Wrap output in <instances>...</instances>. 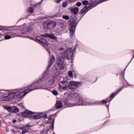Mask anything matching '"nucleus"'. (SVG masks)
I'll use <instances>...</instances> for the list:
<instances>
[{
  "mask_svg": "<svg viewBox=\"0 0 134 134\" xmlns=\"http://www.w3.org/2000/svg\"><path fill=\"white\" fill-rule=\"evenodd\" d=\"M61 0H55L54 2L57 3H59Z\"/></svg>",
  "mask_w": 134,
  "mask_h": 134,
  "instance_id": "36",
  "label": "nucleus"
},
{
  "mask_svg": "<svg viewBox=\"0 0 134 134\" xmlns=\"http://www.w3.org/2000/svg\"><path fill=\"white\" fill-rule=\"evenodd\" d=\"M63 19H64L66 20H68L69 19V17L67 15H63Z\"/></svg>",
  "mask_w": 134,
  "mask_h": 134,
  "instance_id": "27",
  "label": "nucleus"
},
{
  "mask_svg": "<svg viewBox=\"0 0 134 134\" xmlns=\"http://www.w3.org/2000/svg\"><path fill=\"white\" fill-rule=\"evenodd\" d=\"M81 5V3L80 2H77L76 4V5L77 6H80Z\"/></svg>",
  "mask_w": 134,
  "mask_h": 134,
  "instance_id": "32",
  "label": "nucleus"
},
{
  "mask_svg": "<svg viewBox=\"0 0 134 134\" xmlns=\"http://www.w3.org/2000/svg\"><path fill=\"white\" fill-rule=\"evenodd\" d=\"M33 113L28 110H26L25 111L22 113L21 116L24 118L30 117L31 116V114H32Z\"/></svg>",
  "mask_w": 134,
  "mask_h": 134,
  "instance_id": "6",
  "label": "nucleus"
},
{
  "mask_svg": "<svg viewBox=\"0 0 134 134\" xmlns=\"http://www.w3.org/2000/svg\"><path fill=\"white\" fill-rule=\"evenodd\" d=\"M69 1L71 2H72L76 1V0H69Z\"/></svg>",
  "mask_w": 134,
  "mask_h": 134,
  "instance_id": "39",
  "label": "nucleus"
},
{
  "mask_svg": "<svg viewBox=\"0 0 134 134\" xmlns=\"http://www.w3.org/2000/svg\"><path fill=\"white\" fill-rule=\"evenodd\" d=\"M68 83L67 81H62L59 83V89L64 90L67 89Z\"/></svg>",
  "mask_w": 134,
  "mask_h": 134,
  "instance_id": "3",
  "label": "nucleus"
},
{
  "mask_svg": "<svg viewBox=\"0 0 134 134\" xmlns=\"http://www.w3.org/2000/svg\"><path fill=\"white\" fill-rule=\"evenodd\" d=\"M54 81V80L53 79H50L49 82V84L50 85L53 84Z\"/></svg>",
  "mask_w": 134,
  "mask_h": 134,
  "instance_id": "22",
  "label": "nucleus"
},
{
  "mask_svg": "<svg viewBox=\"0 0 134 134\" xmlns=\"http://www.w3.org/2000/svg\"><path fill=\"white\" fill-rule=\"evenodd\" d=\"M14 96H15L14 92L11 93L8 95V98L10 99V100L13 98Z\"/></svg>",
  "mask_w": 134,
  "mask_h": 134,
  "instance_id": "16",
  "label": "nucleus"
},
{
  "mask_svg": "<svg viewBox=\"0 0 134 134\" xmlns=\"http://www.w3.org/2000/svg\"><path fill=\"white\" fill-rule=\"evenodd\" d=\"M41 36L46 37H48L54 40H55L57 38L56 37L52 34H45L44 35H41Z\"/></svg>",
  "mask_w": 134,
  "mask_h": 134,
  "instance_id": "11",
  "label": "nucleus"
},
{
  "mask_svg": "<svg viewBox=\"0 0 134 134\" xmlns=\"http://www.w3.org/2000/svg\"><path fill=\"white\" fill-rule=\"evenodd\" d=\"M3 99L4 101H8L10 100V99L8 98V95L7 96L3 97Z\"/></svg>",
  "mask_w": 134,
  "mask_h": 134,
  "instance_id": "23",
  "label": "nucleus"
},
{
  "mask_svg": "<svg viewBox=\"0 0 134 134\" xmlns=\"http://www.w3.org/2000/svg\"><path fill=\"white\" fill-rule=\"evenodd\" d=\"M40 88L44 89V88L40 87H36L32 89H28L25 90L24 91L20 92L19 91H16L14 92L15 96H16V97L18 98H20L22 97L25 96L27 93L30 91L36 89Z\"/></svg>",
  "mask_w": 134,
  "mask_h": 134,
  "instance_id": "2",
  "label": "nucleus"
},
{
  "mask_svg": "<svg viewBox=\"0 0 134 134\" xmlns=\"http://www.w3.org/2000/svg\"><path fill=\"white\" fill-rule=\"evenodd\" d=\"M12 37H11L9 35H6L4 36V38L5 39H8Z\"/></svg>",
  "mask_w": 134,
  "mask_h": 134,
  "instance_id": "28",
  "label": "nucleus"
},
{
  "mask_svg": "<svg viewBox=\"0 0 134 134\" xmlns=\"http://www.w3.org/2000/svg\"><path fill=\"white\" fill-rule=\"evenodd\" d=\"M68 74L70 77H72V73L71 71H70L68 72Z\"/></svg>",
  "mask_w": 134,
  "mask_h": 134,
  "instance_id": "26",
  "label": "nucleus"
},
{
  "mask_svg": "<svg viewBox=\"0 0 134 134\" xmlns=\"http://www.w3.org/2000/svg\"><path fill=\"white\" fill-rule=\"evenodd\" d=\"M68 2H65L63 3L62 6L63 7H65L68 5Z\"/></svg>",
  "mask_w": 134,
  "mask_h": 134,
  "instance_id": "25",
  "label": "nucleus"
},
{
  "mask_svg": "<svg viewBox=\"0 0 134 134\" xmlns=\"http://www.w3.org/2000/svg\"><path fill=\"white\" fill-rule=\"evenodd\" d=\"M26 127H31V126L28 124H27L25 125H24L23 126V127L24 128H25Z\"/></svg>",
  "mask_w": 134,
  "mask_h": 134,
  "instance_id": "31",
  "label": "nucleus"
},
{
  "mask_svg": "<svg viewBox=\"0 0 134 134\" xmlns=\"http://www.w3.org/2000/svg\"><path fill=\"white\" fill-rule=\"evenodd\" d=\"M48 78L47 74L46 72H45L43 75L42 78L37 81L36 83H38L42 81H44L47 79Z\"/></svg>",
  "mask_w": 134,
  "mask_h": 134,
  "instance_id": "9",
  "label": "nucleus"
},
{
  "mask_svg": "<svg viewBox=\"0 0 134 134\" xmlns=\"http://www.w3.org/2000/svg\"><path fill=\"white\" fill-rule=\"evenodd\" d=\"M42 1H43V0H41L39 2L36 3V5H40V4H41L42 3Z\"/></svg>",
  "mask_w": 134,
  "mask_h": 134,
  "instance_id": "30",
  "label": "nucleus"
},
{
  "mask_svg": "<svg viewBox=\"0 0 134 134\" xmlns=\"http://www.w3.org/2000/svg\"><path fill=\"white\" fill-rule=\"evenodd\" d=\"M131 60L130 61V62H129V63H130V62L131 61Z\"/></svg>",
  "mask_w": 134,
  "mask_h": 134,
  "instance_id": "51",
  "label": "nucleus"
},
{
  "mask_svg": "<svg viewBox=\"0 0 134 134\" xmlns=\"http://www.w3.org/2000/svg\"><path fill=\"white\" fill-rule=\"evenodd\" d=\"M78 83L74 81H71L69 82V84L68 85L70 89H75L78 87Z\"/></svg>",
  "mask_w": 134,
  "mask_h": 134,
  "instance_id": "5",
  "label": "nucleus"
},
{
  "mask_svg": "<svg viewBox=\"0 0 134 134\" xmlns=\"http://www.w3.org/2000/svg\"><path fill=\"white\" fill-rule=\"evenodd\" d=\"M77 25L76 22H72L71 24V27L70 29V31L71 32V36H73L74 31L75 30V27Z\"/></svg>",
  "mask_w": 134,
  "mask_h": 134,
  "instance_id": "7",
  "label": "nucleus"
},
{
  "mask_svg": "<svg viewBox=\"0 0 134 134\" xmlns=\"http://www.w3.org/2000/svg\"><path fill=\"white\" fill-rule=\"evenodd\" d=\"M56 107L57 108H59L62 107V103L61 101H58L55 104Z\"/></svg>",
  "mask_w": 134,
  "mask_h": 134,
  "instance_id": "15",
  "label": "nucleus"
},
{
  "mask_svg": "<svg viewBox=\"0 0 134 134\" xmlns=\"http://www.w3.org/2000/svg\"><path fill=\"white\" fill-rule=\"evenodd\" d=\"M46 50L48 51V52L49 54V55H50V50L49 49H46Z\"/></svg>",
  "mask_w": 134,
  "mask_h": 134,
  "instance_id": "38",
  "label": "nucleus"
},
{
  "mask_svg": "<svg viewBox=\"0 0 134 134\" xmlns=\"http://www.w3.org/2000/svg\"><path fill=\"white\" fill-rule=\"evenodd\" d=\"M11 112L12 113H17L19 111V110L16 107H13L11 109Z\"/></svg>",
  "mask_w": 134,
  "mask_h": 134,
  "instance_id": "17",
  "label": "nucleus"
},
{
  "mask_svg": "<svg viewBox=\"0 0 134 134\" xmlns=\"http://www.w3.org/2000/svg\"><path fill=\"white\" fill-rule=\"evenodd\" d=\"M64 79L66 80H67V79H68V77H65Z\"/></svg>",
  "mask_w": 134,
  "mask_h": 134,
  "instance_id": "44",
  "label": "nucleus"
},
{
  "mask_svg": "<svg viewBox=\"0 0 134 134\" xmlns=\"http://www.w3.org/2000/svg\"><path fill=\"white\" fill-rule=\"evenodd\" d=\"M46 116V115H43V117H45Z\"/></svg>",
  "mask_w": 134,
  "mask_h": 134,
  "instance_id": "45",
  "label": "nucleus"
},
{
  "mask_svg": "<svg viewBox=\"0 0 134 134\" xmlns=\"http://www.w3.org/2000/svg\"><path fill=\"white\" fill-rule=\"evenodd\" d=\"M70 12L73 13L75 15L78 12V9L77 8H72L70 9Z\"/></svg>",
  "mask_w": 134,
  "mask_h": 134,
  "instance_id": "14",
  "label": "nucleus"
},
{
  "mask_svg": "<svg viewBox=\"0 0 134 134\" xmlns=\"http://www.w3.org/2000/svg\"><path fill=\"white\" fill-rule=\"evenodd\" d=\"M44 130H43V131H41V134H43L44 133Z\"/></svg>",
  "mask_w": 134,
  "mask_h": 134,
  "instance_id": "40",
  "label": "nucleus"
},
{
  "mask_svg": "<svg viewBox=\"0 0 134 134\" xmlns=\"http://www.w3.org/2000/svg\"><path fill=\"white\" fill-rule=\"evenodd\" d=\"M52 93L53 94L55 95H57L58 94V92L55 91H53L52 92Z\"/></svg>",
  "mask_w": 134,
  "mask_h": 134,
  "instance_id": "29",
  "label": "nucleus"
},
{
  "mask_svg": "<svg viewBox=\"0 0 134 134\" xmlns=\"http://www.w3.org/2000/svg\"><path fill=\"white\" fill-rule=\"evenodd\" d=\"M93 7L90 6V5H89V6H85L82 9V11L83 13H85L88 10H90Z\"/></svg>",
  "mask_w": 134,
  "mask_h": 134,
  "instance_id": "12",
  "label": "nucleus"
},
{
  "mask_svg": "<svg viewBox=\"0 0 134 134\" xmlns=\"http://www.w3.org/2000/svg\"><path fill=\"white\" fill-rule=\"evenodd\" d=\"M46 134H47L46 133Z\"/></svg>",
  "mask_w": 134,
  "mask_h": 134,
  "instance_id": "52",
  "label": "nucleus"
},
{
  "mask_svg": "<svg viewBox=\"0 0 134 134\" xmlns=\"http://www.w3.org/2000/svg\"><path fill=\"white\" fill-rule=\"evenodd\" d=\"M114 95V93H113L112 94H111L110 96V97L112 98H113L115 96V95Z\"/></svg>",
  "mask_w": 134,
  "mask_h": 134,
  "instance_id": "37",
  "label": "nucleus"
},
{
  "mask_svg": "<svg viewBox=\"0 0 134 134\" xmlns=\"http://www.w3.org/2000/svg\"><path fill=\"white\" fill-rule=\"evenodd\" d=\"M47 28L49 29H51L54 27L56 25L55 21H48L46 23Z\"/></svg>",
  "mask_w": 134,
  "mask_h": 134,
  "instance_id": "4",
  "label": "nucleus"
},
{
  "mask_svg": "<svg viewBox=\"0 0 134 134\" xmlns=\"http://www.w3.org/2000/svg\"><path fill=\"white\" fill-rule=\"evenodd\" d=\"M111 100V99H109V101H110Z\"/></svg>",
  "mask_w": 134,
  "mask_h": 134,
  "instance_id": "49",
  "label": "nucleus"
},
{
  "mask_svg": "<svg viewBox=\"0 0 134 134\" xmlns=\"http://www.w3.org/2000/svg\"><path fill=\"white\" fill-rule=\"evenodd\" d=\"M16 120H13V121L14 123L16 122Z\"/></svg>",
  "mask_w": 134,
  "mask_h": 134,
  "instance_id": "42",
  "label": "nucleus"
},
{
  "mask_svg": "<svg viewBox=\"0 0 134 134\" xmlns=\"http://www.w3.org/2000/svg\"><path fill=\"white\" fill-rule=\"evenodd\" d=\"M117 93H115V96L116 95V94Z\"/></svg>",
  "mask_w": 134,
  "mask_h": 134,
  "instance_id": "48",
  "label": "nucleus"
},
{
  "mask_svg": "<svg viewBox=\"0 0 134 134\" xmlns=\"http://www.w3.org/2000/svg\"><path fill=\"white\" fill-rule=\"evenodd\" d=\"M88 1L87 0H83L82 1V3L83 5H86V6H89V5H90V4H88Z\"/></svg>",
  "mask_w": 134,
  "mask_h": 134,
  "instance_id": "20",
  "label": "nucleus"
},
{
  "mask_svg": "<svg viewBox=\"0 0 134 134\" xmlns=\"http://www.w3.org/2000/svg\"><path fill=\"white\" fill-rule=\"evenodd\" d=\"M41 39V38H40V37H37L36 38V39H37V40H38H38L37 39L40 40V39Z\"/></svg>",
  "mask_w": 134,
  "mask_h": 134,
  "instance_id": "41",
  "label": "nucleus"
},
{
  "mask_svg": "<svg viewBox=\"0 0 134 134\" xmlns=\"http://www.w3.org/2000/svg\"><path fill=\"white\" fill-rule=\"evenodd\" d=\"M55 58L54 56L52 55V57L51 58L50 60V61L49 62L48 67H50L53 64L55 60Z\"/></svg>",
  "mask_w": 134,
  "mask_h": 134,
  "instance_id": "13",
  "label": "nucleus"
},
{
  "mask_svg": "<svg viewBox=\"0 0 134 134\" xmlns=\"http://www.w3.org/2000/svg\"><path fill=\"white\" fill-rule=\"evenodd\" d=\"M10 33H11V32H8V34H10Z\"/></svg>",
  "mask_w": 134,
  "mask_h": 134,
  "instance_id": "46",
  "label": "nucleus"
},
{
  "mask_svg": "<svg viewBox=\"0 0 134 134\" xmlns=\"http://www.w3.org/2000/svg\"><path fill=\"white\" fill-rule=\"evenodd\" d=\"M77 101L78 102H79H79H80V101H81V100H80V99H79V100L78 101V100H77Z\"/></svg>",
  "mask_w": 134,
  "mask_h": 134,
  "instance_id": "47",
  "label": "nucleus"
},
{
  "mask_svg": "<svg viewBox=\"0 0 134 134\" xmlns=\"http://www.w3.org/2000/svg\"><path fill=\"white\" fill-rule=\"evenodd\" d=\"M37 40L38 41H39L40 42H41L43 44H47L46 40L44 39H42L41 38L40 40Z\"/></svg>",
  "mask_w": 134,
  "mask_h": 134,
  "instance_id": "19",
  "label": "nucleus"
},
{
  "mask_svg": "<svg viewBox=\"0 0 134 134\" xmlns=\"http://www.w3.org/2000/svg\"><path fill=\"white\" fill-rule=\"evenodd\" d=\"M63 48H62V49H60V50H62V49H63Z\"/></svg>",
  "mask_w": 134,
  "mask_h": 134,
  "instance_id": "50",
  "label": "nucleus"
},
{
  "mask_svg": "<svg viewBox=\"0 0 134 134\" xmlns=\"http://www.w3.org/2000/svg\"><path fill=\"white\" fill-rule=\"evenodd\" d=\"M5 109L9 112H11V109L12 107H5Z\"/></svg>",
  "mask_w": 134,
  "mask_h": 134,
  "instance_id": "24",
  "label": "nucleus"
},
{
  "mask_svg": "<svg viewBox=\"0 0 134 134\" xmlns=\"http://www.w3.org/2000/svg\"><path fill=\"white\" fill-rule=\"evenodd\" d=\"M32 29V28L30 27L25 26L23 27L21 29V31L22 34H25L27 32L30 31Z\"/></svg>",
  "mask_w": 134,
  "mask_h": 134,
  "instance_id": "8",
  "label": "nucleus"
},
{
  "mask_svg": "<svg viewBox=\"0 0 134 134\" xmlns=\"http://www.w3.org/2000/svg\"><path fill=\"white\" fill-rule=\"evenodd\" d=\"M27 132V130H23L22 132L23 134H24Z\"/></svg>",
  "mask_w": 134,
  "mask_h": 134,
  "instance_id": "34",
  "label": "nucleus"
},
{
  "mask_svg": "<svg viewBox=\"0 0 134 134\" xmlns=\"http://www.w3.org/2000/svg\"><path fill=\"white\" fill-rule=\"evenodd\" d=\"M108 101V100L106 101L105 100H102L101 102L102 103H107Z\"/></svg>",
  "mask_w": 134,
  "mask_h": 134,
  "instance_id": "35",
  "label": "nucleus"
},
{
  "mask_svg": "<svg viewBox=\"0 0 134 134\" xmlns=\"http://www.w3.org/2000/svg\"><path fill=\"white\" fill-rule=\"evenodd\" d=\"M74 51L72 50V48H69L67 49L66 51L60 54V58L58 59V65L61 70L64 69V66L63 65V61L65 58L69 60L70 58H72L73 57V52Z\"/></svg>",
  "mask_w": 134,
  "mask_h": 134,
  "instance_id": "1",
  "label": "nucleus"
},
{
  "mask_svg": "<svg viewBox=\"0 0 134 134\" xmlns=\"http://www.w3.org/2000/svg\"><path fill=\"white\" fill-rule=\"evenodd\" d=\"M41 36L46 37H48L54 40H55L57 38L56 37L52 34H45L44 35H41Z\"/></svg>",
  "mask_w": 134,
  "mask_h": 134,
  "instance_id": "10",
  "label": "nucleus"
},
{
  "mask_svg": "<svg viewBox=\"0 0 134 134\" xmlns=\"http://www.w3.org/2000/svg\"><path fill=\"white\" fill-rule=\"evenodd\" d=\"M52 123H53V124H54V120L52 121Z\"/></svg>",
  "mask_w": 134,
  "mask_h": 134,
  "instance_id": "43",
  "label": "nucleus"
},
{
  "mask_svg": "<svg viewBox=\"0 0 134 134\" xmlns=\"http://www.w3.org/2000/svg\"><path fill=\"white\" fill-rule=\"evenodd\" d=\"M41 117V116L38 115L35 116H30V119H37L40 118Z\"/></svg>",
  "mask_w": 134,
  "mask_h": 134,
  "instance_id": "18",
  "label": "nucleus"
},
{
  "mask_svg": "<svg viewBox=\"0 0 134 134\" xmlns=\"http://www.w3.org/2000/svg\"><path fill=\"white\" fill-rule=\"evenodd\" d=\"M89 104H92V103H87L86 104H85L83 103V104H82V105H88Z\"/></svg>",
  "mask_w": 134,
  "mask_h": 134,
  "instance_id": "33",
  "label": "nucleus"
},
{
  "mask_svg": "<svg viewBox=\"0 0 134 134\" xmlns=\"http://www.w3.org/2000/svg\"><path fill=\"white\" fill-rule=\"evenodd\" d=\"M34 11V9L32 7H30L29 8L28 12L30 13H33Z\"/></svg>",
  "mask_w": 134,
  "mask_h": 134,
  "instance_id": "21",
  "label": "nucleus"
}]
</instances>
